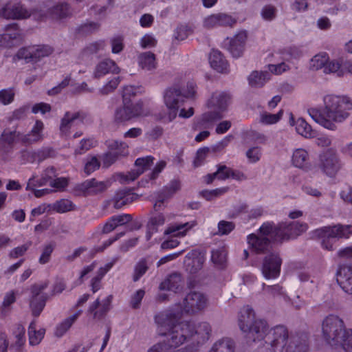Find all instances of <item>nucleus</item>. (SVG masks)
Here are the masks:
<instances>
[{
    "mask_svg": "<svg viewBox=\"0 0 352 352\" xmlns=\"http://www.w3.org/2000/svg\"><path fill=\"white\" fill-rule=\"evenodd\" d=\"M43 123L41 120H36L30 133L23 135L21 134V141L27 144H31L40 141L43 139Z\"/></svg>",
    "mask_w": 352,
    "mask_h": 352,
    "instance_id": "obj_23",
    "label": "nucleus"
},
{
    "mask_svg": "<svg viewBox=\"0 0 352 352\" xmlns=\"http://www.w3.org/2000/svg\"><path fill=\"white\" fill-rule=\"evenodd\" d=\"M32 244V241H30L21 246L14 248L9 254L10 257L16 258L24 255Z\"/></svg>",
    "mask_w": 352,
    "mask_h": 352,
    "instance_id": "obj_56",
    "label": "nucleus"
},
{
    "mask_svg": "<svg viewBox=\"0 0 352 352\" xmlns=\"http://www.w3.org/2000/svg\"><path fill=\"white\" fill-rule=\"evenodd\" d=\"M210 331L211 327L206 322H200L197 326L195 324V334L200 335L203 339H207Z\"/></svg>",
    "mask_w": 352,
    "mask_h": 352,
    "instance_id": "obj_48",
    "label": "nucleus"
},
{
    "mask_svg": "<svg viewBox=\"0 0 352 352\" xmlns=\"http://www.w3.org/2000/svg\"><path fill=\"white\" fill-rule=\"evenodd\" d=\"M112 52L114 54L120 53L124 47L123 45V37L121 36H117L113 37L111 41Z\"/></svg>",
    "mask_w": 352,
    "mask_h": 352,
    "instance_id": "obj_61",
    "label": "nucleus"
},
{
    "mask_svg": "<svg viewBox=\"0 0 352 352\" xmlns=\"http://www.w3.org/2000/svg\"><path fill=\"white\" fill-rule=\"evenodd\" d=\"M315 233L319 238L322 239V246L329 251H332L336 238H347L352 234V226L337 225L333 227H324L316 230Z\"/></svg>",
    "mask_w": 352,
    "mask_h": 352,
    "instance_id": "obj_7",
    "label": "nucleus"
},
{
    "mask_svg": "<svg viewBox=\"0 0 352 352\" xmlns=\"http://www.w3.org/2000/svg\"><path fill=\"white\" fill-rule=\"evenodd\" d=\"M209 352H234V342L230 338H223L216 342Z\"/></svg>",
    "mask_w": 352,
    "mask_h": 352,
    "instance_id": "obj_33",
    "label": "nucleus"
},
{
    "mask_svg": "<svg viewBox=\"0 0 352 352\" xmlns=\"http://www.w3.org/2000/svg\"><path fill=\"white\" fill-rule=\"evenodd\" d=\"M282 259L279 254L272 252L267 255L263 262L262 273L267 279L275 278L280 274Z\"/></svg>",
    "mask_w": 352,
    "mask_h": 352,
    "instance_id": "obj_11",
    "label": "nucleus"
},
{
    "mask_svg": "<svg viewBox=\"0 0 352 352\" xmlns=\"http://www.w3.org/2000/svg\"><path fill=\"white\" fill-rule=\"evenodd\" d=\"M283 113V110L276 114L265 112L261 116V122L265 124H275L281 118Z\"/></svg>",
    "mask_w": 352,
    "mask_h": 352,
    "instance_id": "obj_46",
    "label": "nucleus"
},
{
    "mask_svg": "<svg viewBox=\"0 0 352 352\" xmlns=\"http://www.w3.org/2000/svg\"><path fill=\"white\" fill-rule=\"evenodd\" d=\"M148 268L149 267L146 258L140 260L135 265L133 280L137 282L147 272Z\"/></svg>",
    "mask_w": 352,
    "mask_h": 352,
    "instance_id": "obj_38",
    "label": "nucleus"
},
{
    "mask_svg": "<svg viewBox=\"0 0 352 352\" xmlns=\"http://www.w3.org/2000/svg\"><path fill=\"white\" fill-rule=\"evenodd\" d=\"M120 71V68L113 60L107 58L96 65L94 76L95 78H100L109 73L118 74Z\"/></svg>",
    "mask_w": 352,
    "mask_h": 352,
    "instance_id": "obj_20",
    "label": "nucleus"
},
{
    "mask_svg": "<svg viewBox=\"0 0 352 352\" xmlns=\"http://www.w3.org/2000/svg\"><path fill=\"white\" fill-rule=\"evenodd\" d=\"M31 14L20 4L6 3L0 8V16L6 19H23L30 17Z\"/></svg>",
    "mask_w": 352,
    "mask_h": 352,
    "instance_id": "obj_13",
    "label": "nucleus"
},
{
    "mask_svg": "<svg viewBox=\"0 0 352 352\" xmlns=\"http://www.w3.org/2000/svg\"><path fill=\"white\" fill-rule=\"evenodd\" d=\"M209 61L211 67L221 73H227L228 64L223 54L217 50H212L210 54Z\"/></svg>",
    "mask_w": 352,
    "mask_h": 352,
    "instance_id": "obj_24",
    "label": "nucleus"
},
{
    "mask_svg": "<svg viewBox=\"0 0 352 352\" xmlns=\"http://www.w3.org/2000/svg\"><path fill=\"white\" fill-rule=\"evenodd\" d=\"M328 58L327 56L318 54L311 60L310 67L314 70H318L324 67Z\"/></svg>",
    "mask_w": 352,
    "mask_h": 352,
    "instance_id": "obj_47",
    "label": "nucleus"
},
{
    "mask_svg": "<svg viewBox=\"0 0 352 352\" xmlns=\"http://www.w3.org/2000/svg\"><path fill=\"white\" fill-rule=\"evenodd\" d=\"M184 285V280L182 274L178 272H173L169 274L160 285L161 290H168L177 292L182 289Z\"/></svg>",
    "mask_w": 352,
    "mask_h": 352,
    "instance_id": "obj_16",
    "label": "nucleus"
},
{
    "mask_svg": "<svg viewBox=\"0 0 352 352\" xmlns=\"http://www.w3.org/2000/svg\"><path fill=\"white\" fill-rule=\"evenodd\" d=\"M5 33L10 36V41L16 40L21 38L22 30L19 28L16 23H13L6 25L4 28Z\"/></svg>",
    "mask_w": 352,
    "mask_h": 352,
    "instance_id": "obj_42",
    "label": "nucleus"
},
{
    "mask_svg": "<svg viewBox=\"0 0 352 352\" xmlns=\"http://www.w3.org/2000/svg\"><path fill=\"white\" fill-rule=\"evenodd\" d=\"M227 254L223 248H219L212 252L211 260L212 263L219 268H224L226 264Z\"/></svg>",
    "mask_w": 352,
    "mask_h": 352,
    "instance_id": "obj_37",
    "label": "nucleus"
},
{
    "mask_svg": "<svg viewBox=\"0 0 352 352\" xmlns=\"http://www.w3.org/2000/svg\"><path fill=\"white\" fill-rule=\"evenodd\" d=\"M72 14V10L70 6L66 2L58 3L47 10L46 14L32 13L36 19H43L49 16L53 19L60 20L70 17Z\"/></svg>",
    "mask_w": 352,
    "mask_h": 352,
    "instance_id": "obj_12",
    "label": "nucleus"
},
{
    "mask_svg": "<svg viewBox=\"0 0 352 352\" xmlns=\"http://www.w3.org/2000/svg\"><path fill=\"white\" fill-rule=\"evenodd\" d=\"M99 28V24L94 22H90L81 25L78 27V32L82 35H87L97 31Z\"/></svg>",
    "mask_w": 352,
    "mask_h": 352,
    "instance_id": "obj_50",
    "label": "nucleus"
},
{
    "mask_svg": "<svg viewBox=\"0 0 352 352\" xmlns=\"http://www.w3.org/2000/svg\"><path fill=\"white\" fill-rule=\"evenodd\" d=\"M309 335L306 332H296L289 339L285 352H308Z\"/></svg>",
    "mask_w": 352,
    "mask_h": 352,
    "instance_id": "obj_14",
    "label": "nucleus"
},
{
    "mask_svg": "<svg viewBox=\"0 0 352 352\" xmlns=\"http://www.w3.org/2000/svg\"><path fill=\"white\" fill-rule=\"evenodd\" d=\"M122 156L121 151H109L102 156V164L104 167H109L115 163L119 158Z\"/></svg>",
    "mask_w": 352,
    "mask_h": 352,
    "instance_id": "obj_45",
    "label": "nucleus"
},
{
    "mask_svg": "<svg viewBox=\"0 0 352 352\" xmlns=\"http://www.w3.org/2000/svg\"><path fill=\"white\" fill-rule=\"evenodd\" d=\"M14 94L12 90L3 89L0 91V101L3 104H8L14 100Z\"/></svg>",
    "mask_w": 352,
    "mask_h": 352,
    "instance_id": "obj_62",
    "label": "nucleus"
},
{
    "mask_svg": "<svg viewBox=\"0 0 352 352\" xmlns=\"http://www.w3.org/2000/svg\"><path fill=\"white\" fill-rule=\"evenodd\" d=\"M217 16L219 26L232 27L236 22V19H233L231 16L224 13H218L217 14Z\"/></svg>",
    "mask_w": 352,
    "mask_h": 352,
    "instance_id": "obj_55",
    "label": "nucleus"
},
{
    "mask_svg": "<svg viewBox=\"0 0 352 352\" xmlns=\"http://www.w3.org/2000/svg\"><path fill=\"white\" fill-rule=\"evenodd\" d=\"M246 39V31H241L230 41L228 50L233 57L238 58L243 54Z\"/></svg>",
    "mask_w": 352,
    "mask_h": 352,
    "instance_id": "obj_19",
    "label": "nucleus"
},
{
    "mask_svg": "<svg viewBox=\"0 0 352 352\" xmlns=\"http://www.w3.org/2000/svg\"><path fill=\"white\" fill-rule=\"evenodd\" d=\"M47 299L48 296L46 294H43L41 296H32L30 307L34 316L38 317L41 314Z\"/></svg>",
    "mask_w": 352,
    "mask_h": 352,
    "instance_id": "obj_26",
    "label": "nucleus"
},
{
    "mask_svg": "<svg viewBox=\"0 0 352 352\" xmlns=\"http://www.w3.org/2000/svg\"><path fill=\"white\" fill-rule=\"evenodd\" d=\"M136 94L135 88L133 86H126L122 91V102L132 103L131 97H134Z\"/></svg>",
    "mask_w": 352,
    "mask_h": 352,
    "instance_id": "obj_59",
    "label": "nucleus"
},
{
    "mask_svg": "<svg viewBox=\"0 0 352 352\" xmlns=\"http://www.w3.org/2000/svg\"><path fill=\"white\" fill-rule=\"evenodd\" d=\"M322 336L331 347H341L345 352H352V329H346L343 320L338 316L329 315L323 320Z\"/></svg>",
    "mask_w": 352,
    "mask_h": 352,
    "instance_id": "obj_5",
    "label": "nucleus"
},
{
    "mask_svg": "<svg viewBox=\"0 0 352 352\" xmlns=\"http://www.w3.org/2000/svg\"><path fill=\"white\" fill-rule=\"evenodd\" d=\"M107 146L110 151H121L122 155L127 153V144L124 142H118L117 140H108L106 142Z\"/></svg>",
    "mask_w": 352,
    "mask_h": 352,
    "instance_id": "obj_44",
    "label": "nucleus"
},
{
    "mask_svg": "<svg viewBox=\"0 0 352 352\" xmlns=\"http://www.w3.org/2000/svg\"><path fill=\"white\" fill-rule=\"evenodd\" d=\"M170 348L166 342H160L153 345L147 352H169Z\"/></svg>",
    "mask_w": 352,
    "mask_h": 352,
    "instance_id": "obj_64",
    "label": "nucleus"
},
{
    "mask_svg": "<svg viewBox=\"0 0 352 352\" xmlns=\"http://www.w3.org/2000/svg\"><path fill=\"white\" fill-rule=\"evenodd\" d=\"M85 116L80 112L71 113L67 111L61 120L60 129L62 132H66L75 120L80 119L82 122Z\"/></svg>",
    "mask_w": 352,
    "mask_h": 352,
    "instance_id": "obj_30",
    "label": "nucleus"
},
{
    "mask_svg": "<svg viewBox=\"0 0 352 352\" xmlns=\"http://www.w3.org/2000/svg\"><path fill=\"white\" fill-rule=\"evenodd\" d=\"M238 324L247 342H260L254 352H283L287 343L289 332L285 326L278 325L269 330L267 322L256 318L255 311L249 305L241 309Z\"/></svg>",
    "mask_w": 352,
    "mask_h": 352,
    "instance_id": "obj_1",
    "label": "nucleus"
},
{
    "mask_svg": "<svg viewBox=\"0 0 352 352\" xmlns=\"http://www.w3.org/2000/svg\"><path fill=\"white\" fill-rule=\"evenodd\" d=\"M109 310L110 309L106 305H103L102 303L100 305V299L98 298L90 305L87 312L92 314L94 319L102 320Z\"/></svg>",
    "mask_w": 352,
    "mask_h": 352,
    "instance_id": "obj_28",
    "label": "nucleus"
},
{
    "mask_svg": "<svg viewBox=\"0 0 352 352\" xmlns=\"http://www.w3.org/2000/svg\"><path fill=\"white\" fill-rule=\"evenodd\" d=\"M337 282L346 293L352 294V266L343 265L340 267Z\"/></svg>",
    "mask_w": 352,
    "mask_h": 352,
    "instance_id": "obj_15",
    "label": "nucleus"
},
{
    "mask_svg": "<svg viewBox=\"0 0 352 352\" xmlns=\"http://www.w3.org/2000/svg\"><path fill=\"white\" fill-rule=\"evenodd\" d=\"M108 186L107 182L98 181L96 179L86 180L80 185V189L87 195H94L104 192Z\"/></svg>",
    "mask_w": 352,
    "mask_h": 352,
    "instance_id": "obj_21",
    "label": "nucleus"
},
{
    "mask_svg": "<svg viewBox=\"0 0 352 352\" xmlns=\"http://www.w3.org/2000/svg\"><path fill=\"white\" fill-rule=\"evenodd\" d=\"M165 216L162 213H157L151 216L146 225V238L148 241L153 233L157 232L158 226H163L165 223Z\"/></svg>",
    "mask_w": 352,
    "mask_h": 352,
    "instance_id": "obj_25",
    "label": "nucleus"
},
{
    "mask_svg": "<svg viewBox=\"0 0 352 352\" xmlns=\"http://www.w3.org/2000/svg\"><path fill=\"white\" fill-rule=\"evenodd\" d=\"M324 111L318 109H308V113L317 123L324 128L335 131L336 123L344 122L349 117L352 110V100L346 96L327 95L324 97Z\"/></svg>",
    "mask_w": 352,
    "mask_h": 352,
    "instance_id": "obj_3",
    "label": "nucleus"
},
{
    "mask_svg": "<svg viewBox=\"0 0 352 352\" xmlns=\"http://www.w3.org/2000/svg\"><path fill=\"white\" fill-rule=\"evenodd\" d=\"M296 129L298 133L305 137L312 138L316 136V131L303 118H298L296 124Z\"/></svg>",
    "mask_w": 352,
    "mask_h": 352,
    "instance_id": "obj_34",
    "label": "nucleus"
},
{
    "mask_svg": "<svg viewBox=\"0 0 352 352\" xmlns=\"http://www.w3.org/2000/svg\"><path fill=\"white\" fill-rule=\"evenodd\" d=\"M234 228V224L232 222L221 221L218 224V234H228Z\"/></svg>",
    "mask_w": 352,
    "mask_h": 352,
    "instance_id": "obj_58",
    "label": "nucleus"
},
{
    "mask_svg": "<svg viewBox=\"0 0 352 352\" xmlns=\"http://www.w3.org/2000/svg\"><path fill=\"white\" fill-rule=\"evenodd\" d=\"M139 64L142 69L148 71L155 69L157 62L155 54L151 52L140 54L139 56Z\"/></svg>",
    "mask_w": 352,
    "mask_h": 352,
    "instance_id": "obj_31",
    "label": "nucleus"
},
{
    "mask_svg": "<svg viewBox=\"0 0 352 352\" xmlns=\"http://www.w3.org/2000/svg\"><path fill=\"white\" fill-rule=\"evenodd\" d=\"M196 224V221L173 224L166 228V230L164 231V234H173L175 236H184L187 230L192 228Z\"/></svg>",
    "mask_w": 352,
    "mask_h": 352,
    "instance_id": "obj_27",
    "label": "nucleus"
},
{
    "mask_svg": "<svg viewBox=\"0 0 352 352\" xmlns=\"http://www.w3.org/2000/svg\"><path fill=\"white\" fill-rule=\"evenodd\" d=\"M207 299L205 296L199 292H190L188 293L183 300L181 310H174L182 314L185 312L188 314H194L199 311L203 310L206 307Z\"/></svg>",
    "mask_w": 352,
    "mask_h": 352,
    "instance_id": "obj_8",
    "label": "nucleus"
},
{
    "mask_svg": "<svg viewBox=\"0 0 352 352\" xmlns=\"http://www.w3.org/2000/svg\"><path fill=\"white\" fill-rule=\"evenodd\" d=\"M308 153L304 149H296L292 156V162L295 166L307 170L309 168Z\"/></svg>",
    "mask_w": 352,
    "mask_h": 352,
    "instance_id": "obj_29",
    "label": "nucleus"
},
{
    "mask_svg": "<svg viewBox=\"0 0 352 352\" xmlns=\"http://www.w3.org/2000/svg\"><path fill=\"white\" fill-rule=\"evenodd\" d=\"M33 49L34 62H37L41 58L47 56L53 52V48L49 45H39Z\"/></svg>",
    "mask_w": 352,
    "mask_h": 352,
    "instance_id": "obj_41",
    "label": "nucleus"
},
{
    "mask_svg": "<svg viewBox=\"0 0 352 352\" xmlns=\"http://www.w3.org/2000/svg\"><path fill=\"white\" fill-rule=\"evenodd\" d=\"M82 313V310H78L72 316L66 318L60 325L56 328V335L58 337L62 336L72 325L74 321Z\"/></svg>",
    "mask_w": 352,
    "mask_h": 352,
    "instance_id": "obj_36",
    "label": "nucleus"
},
{
    "mask_svg": "<svg viewBox=\"0 0 352 352\" xmlns=\"http://www.w3.org/2000/svg\"><path fill=\"white\" fill-rule=\"evenodd\" d=\"M268 73L267 72H258L254 71L248 77L249 84L251 87H261L264 85L267 80V76Z\"/></svg>",
    "mask_w": 352,
    "mask_h": 352,
    "instance_id": "obj_35",
    "label": "nucleus"
},
{
    "mask_svg": "<svg viewBox=\"0 0 352 352\" xmlns=\"http://www.w3.org/2000/svg\"><path fill=\"white\" fill-rule=\"evenodd\" d=\"M181 314L173 310L158 314L155 321L159 334L167 337V344L170 347H177L195 335V324L182 321Z\"/></svg>",
    "mask_w": 352,
    "mask_h": 352,
    "instance_id": "obj_4",
    "label": "nucleus"
},
{
    "mask_svg": "<svg viewBox=\"0 0 352 352\" xmlns=\"http://www.w3.org/2000/svg\"><path fill=\"white\" fill-rule=\"evenodd\" d=\"M319 167L327 176L333 177L341 168L340 160L337 153L328 149L320 155Z\"/></svg>",
    "mask_w": 352,
    "mask_h": 352,
    "instance_id": "obj_9",
    "label": "nucleus"
},
{
    "mask_svg": "<svg viewBox=\"0 0 352 352\" xmlns=\"http://www.w3.org/2000/svg\"><path fill=\"white\" fill-rule=\"evenodd\" d=\"M308 226L305 223L295 221L292 223H264L259 229V235L251 234L248 236V242L256 253L264 254L272 248L269 236L274 241L282 242L296 238L306 232Z\"/></svg>",
    "mask_w": 352,
    "mask_h": 352,
    "instance_id": "obj_2",
    "label": "nucleus"
},
{
    "mask_svg": "<svg viewBox=\"0 0 352 352\" xmlns=\"http://www.w3.org/2000/svg\"><path fill=\"white\" fill-rule=\"evenodd\" d=\"M340 68V64L339 62L336 60H332L330 62L326 63L324 67V72L326 74L329 73H337L338 76H341L343 74L342 70H339Z\"/></svg>",
    "mask_w": 352,
    "mask_h": 352,
    "instance_id": "obj_54",
    "label": "nucleus"
},
{
    "mask_svg": "<svg viewBox=\"0 0 352 352\" xmlns=\"http://www.w3.org/2000/svg\"><path fill=\"white\" fill-rule=\"evenodd\" d=\"M153 164V157L146 156L145 157L138 158L135 162V168L131 170L125 176L127 181H134L146 170L148 169Z\"/></svg>",
    "mask_w": 352,
    "mask_h": 352,
    "instance_id": "obj_18",
    "label": "nucleus"
},
{
    "mask_svg": "<svg viewBox=\"0 0 352 352\" xmlns=\"http://www.w3.org/2000/svg\"><path fill=\"white\" fill-rule=\"evenodd\" d=\"M55 244L49 243L44 246L43 252L39 258V263L42 265L47 263L50 260L51 254L54 249Z\"/></svg>",
    "mask_w": 352,
    "mask_h": 352,
    "instance_id": "obj_51",
    "label": "nucleus"
},
{
    "mask_svg": "<svg viewBox=\"0 0 352 352\" xmlns=\"http://www.w3.org/2000/svg\"><path fill=\"white\" fill-rule=\"evenodd\" d=\"M21 133L16 130L6 129L0 135V148L3 153H10L17 139L21 140Z\"/></svg>",
    "mask_w": 352,
    "mask_h": 352,
    "instance_id": "obj_17",
    "label": "nucleus"
},
{
    "mask_svg": "<svg viewBox=\"0 0 352 352\" xmlns=\"http://www.w3.org/2000/svg\"><path fill=\"white\" fill-rule=\"evenodd\" d=\"M16 57L18 59H24L26 63L34 62L33 49L21 48L16 54Z\"/></svg>",
    "mask_w": 352,
    "mask_h": 352,
    "instance_id": "obj_52",
    "label": "nucleus"
},
{
    "mask_svg": "<svg viewBox=\"0 0 352 352\" xmlns=\"http://www.w3.org/2000/svg\"><path fill=\"white\" fill-rule=\"evenodd\" d=\"M217 172V179L220 180H225L230 177L237 178L236 173L229 167L226 165H219Z\"/></svg>",
    "mask_w": 352,
    "mask_h": 352,
    "instance_id": "obj_43",
    "label": "nucleus"
},
{
    "mask_svg": "<svg viewBox=\"0 0 352 352\" xmlns=\"http://www.w3.org/2000/svg\"><path fill=\"white\" fill-rule=\"evenodd\" d=\"M25 329L21 324H17L14 331L15 338L16 339L14 344L12 345L10 348H15L16 350L20 351L21 348L23 346L25 339Z\"/></svg>",
    "mask_w": 352,
    "mask_h": 352,
    "instance_id": "obj_39",
    "label": "nucleus"
},
{
    "mask_svg": "<svg viewBox=\"0 0 352 352\" xmlns=\"http://www.w3.org/2000/svg\"><path fill=\"white\" fill-rule=\"evenodd\" d=\"M54 151L50 147L43 148L34 153V156L38 161H43L48 157L54 156Z\"/></svg>",
    "mask_w": 352,
    "mask_h": 352,
    "instance_id": "obj_57",
    "label": "nucleus"
},
{
    "mask_svg": "<svg viewBox=\"0 0 352 352\" xmlns=\"http://www.w3.org/2000/svg\"><path fill=\"white\" fill-rule=\"evenodd\" d=\"M230 100V96L226 92L214 93L208 100L207 105L210 108H216L223 111L229 104Z\"/></svg>",
    "mask_w": 352,
    "mask_h": 352,
    "instance_id": "obj_22",
    "label": "nucleus"
},
{
    "mask_svg": "<svg viewBox=\"0 0 352 352\" xmlns=\"http://www.w3.org/2000/svg\"><path fill=\"white\" fill-rule=\"evenodd\" d=\"M52 208L57 212L63 213L74 210V205L69 199H63L55 202Z\"/></svg>",
    "mask_w": 352,
    "mask_h": 352,
    "instance_id": "obj_40",
    "label": "nucleus"
},
{
    "mask_svg": "<svg viewBox=\"0 0 352 352\" xmlns=\"http://www.w3.org/2000/svg\"><path fill=\"white\" fill-rule=\"evenodd\" d=\"M100 166V162L96 157H91L90 161H88L85 166V172L87 175H89L94 170L99 168Z\"/></svg>",
    "mask_w": 352,
    "mask_h": 352,
    "instance_id": "obj_60",
    "label": "nucleus"
},
{
    "mask_svg": "<svg viewBox=\"0 0 352 352\" xmlns=\"http://www.w3.org/2000/svg\"><path fill=\"white\" fill-rule=\"evenodd\" d=\"M45 330L44 329H40L36 331V322L33 320L28 328L29 335V342L31 345L38 344L44 337Z\"/></svg>",
    "mask_w": 352,
    "mask_h": 352,
    "instance_id": "obj_32",
    "label": "nucleus"
},
{
    "mask_svg": "<svg viewBox=\"0 0 352 352\" xmlns=\"http://www.w3.org/2000/svg\"><path fill=\"white\" fill-rule=\"evenodd\" d=\"M246 156L250 162L254 163L259 160L261 151L258 147H252L246 152Z\"/></svg>",
    "mask_w": 352,
    "mask_h": 352,
    "instance_id": "obj_63",
    "label": "nucleus"
},
{
    "mask_svg": "<svg viewBox=\"0 0 352 352\" xmlns=\"http://www.w3.org/2000/svg\"><path fill=\"white\" fill-rule=\"evenodd\" d=\"M210 152V148L209 147H204L199 148L196 153L195 159L193 162V165L195 168L201 166L204 160L206 159L207 155Z\"/></svg>",
    "mask_w": 352,
    "mask_h": 352,
    "instance_id": "obj_53",
    "label": "nucleus"
},
{
    "mask_svg": "<svg viewBox=\"0 0 352 352\" xmlns=\"http://www.w3.org/2000/svg\"><path fill=\"white\" fill-rule=\"evenodd\" d=\"M120 82V77L113 78L100 89V93L102 95H107L113 91L118 86Z\"/></svg>",
    "mask_w": 352,
    "mask_h": 352,
    "instance_id": "obj_49",
    "label": "nucleus"
},
{
    "mask_svg": "<svg viewBox=\"0 0 352 352\" xmlns=\"http://www.w3.org/2000/svg\"><path fill=\"white\" fill-rule=\"evenodd\" d=\"M142 113V102L135 104L123 102V105L116 109L114 120L122 123L140 116Z\"/></svg>",
    "mask_w": 352,
    "mask_h": 352,
    "instance_id": "obj_10",
    "label": "nucleus"
},
{
    "mask_svg": "<svg viewBox=\"0 0 352 352\" xmlns=\"http://www.w3.org/2000/svg\"><path fill=\"white\" fill-rule=\"evenodd\" d=\"M187 88L188 90L186 91L177 87H172L165 91L164 101L168 112L166 116L161 117L162 119H165L167 122H171L177 117L179 109L182 107L186 100L195 94L192 82H188Z\"/></svg>",
    "mask_w": 352,
    "mask_h": 352,
    "instance_id": "obj_6",
    "label": "nucleus"
}]
</instances>
